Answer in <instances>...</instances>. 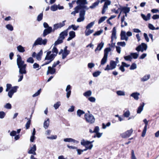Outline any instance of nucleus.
Returning a JSON list of instances; mask_svg holds the SVG:
<instances>
[{
	"instance_id": "1",
	"label": "nucleus",
	"mask_w": 159,
	"mask_h": 159,
	"mask_svg": "<svg viewBox=\"0 0 159 159\" xmlns=\"http://www.w3.org/2000/svg\"><path fill=\"white\" fill-rule=\"evenodd\" d=\"M17 64L18 67L19 68V73L21 75H19L18 76L19 78L18 80V82H19L21 81L23 77V74H25L26 73V64H25L24 61H22L21 56L19 55H17Z\"/></svg>"
},
{
	"instance_id": "2",
	"label": "nucleus",
	"mask_w": 159,
	"mask_h": 159,
	"mask_svg": "<svg viewBox=\"0 0 159 159\" xmlns=\"http://www.w3.org/2000/svg\"><path fill=\"white\" fill-rule=\"evenodd\" d=\"M79 6L80 7L81 10L79 13L80 17L77 20V21L79 22L83 21L84 20V16L85 14V11L84 9L88 10L89 8V7H88L87 6L83 4L82 5H80Z\"/></svg>"
},
{
	"instance_id": "3",
	"label": "nucleus",
	"mask_w": 159,
	"mask_h": 159,
	"mask_svg": "<svg viewBox=\"0 0 159 159\" xmlns=\"http://www.w3.org/2000/svg\"><path fill=\"white\" fill-rule=\"evenodd\" d=\"M55 57V55L51 54V51H49L47 52L44 58V61L47 60V61L42 65V66L50 63L54 60Z\"/></svg>"
},
{
	"instance_id": "4",
	"label": "nucleus",
	"mask_w": 159,
	"mask_h": 159,
	"mask_svg": "<svg viewBox=\"0 0 159 159\" xmlns=\"http://www.w3.org/2000/svg\"><path fill=\"white\" fill-rule=\"evenodd\" d=\"M48 40L45 39H43L42 38L39 37L35 40L33 45V47L37 45H45L47 43Z\"/></svg>"
},
{
	"instance_id": "5",
	"label": "nucleus",
	"mask_w": 159,
	"mask_h": 159,
	"mask_svg": "<svg viewBox=\"0 0 159 159\" xmlns=\"http://www.w3.org/2000/svg\"><path fill=\"white\" fill-rule=\"evenodd\" d=\"M93 141L90 142L83 139L81 140L80 143L82 145L85 147L86 149H91L93 147V145L92 143Z\"/></svg>"
},
{
	"instance_id": "6",
	"label": "nucleus",
	"mask_w": 159,
	"mask_h": 159,
	"mask_svg": "<svg viewBox=\"0 0 159 159\" xmlns=\"http://www.w3.org/2000/svg\"><path fill=\"white\" fill-rule=\"evenodd\" d=\"M84 117L86 122L92 124L95 121V118L91 114H86L84 115Z\"/></svg>"
},
{
	"instance_id": "7",
	"label": "nucleus",
	"mask_w": 159,
	"mask_h": 159,
	"mask_svg": "<svg viewBox=\"0 0 159 159\" xmlns=\"http://www.w3.org/2000/svg\"><path fill=\"white\" fill-rule=\"evenodd\" d=\"M126 35L127 36H126V35L125 32L122 31L120 33L121 39L122 40H125L126 41H127L128 39V37L131 36L132 35V33L130 31H128L126 33Z\"/></svg>"
},
{
	"instance_id": "8",
	"label": "nucleus",
	"mask_w": 159,
	"mask_h": 159,
	"mask_svg": "<svg viewBox=\"0 0 159 159\" xmlns=\"http://www.w3.org/2000/svg\"><path fill=\"white\" fill-rule=\"evenodd\" d=\"M109 52V47L105 49L104 51V55L101 62V65H104L107 62L108 54Z\"/></svg>"
},
{
	"instance_id": "9",
	"label": "nucleus",
	"mask_w": 159,
	"mask_h": 159,
	"mask_svg": "<svg viewBox=\"0 0 159 159\" xmlns=\"http://www.w3.org/2000/svg\"><path fill=\"white\" fill-rule=\"evenodd\" d=\"M116 27H114L112 30L111 37V46L112 47L115 46L116 43Z\"/></svg>"
},
{
	"instance_id": "10",
	"label": "nucleus",
	"mask_w": 159,
	"mask_h": 159,
	"mask_svg": "<svg viewBox=\"0 0 159 159\" xmlns=\"http://www.w3.org/2000/svg\"><path fill=\"white\" fill-rule=\"evenodd\" d=\"M147 48V45L144 43H142L141 45L136 48V50L138 52L141 51L143 52L144 51L146 50Z\"/></svg>"
},
{
	"instance_id": "11",
	"label": "nucleus",
	"mask_w": 159,
	"mask_h": 159,
	"mask_svg": "<svg viewBox=\"0 0 159 159\" xmlns=\"http://www.w3.org/2000/svg\"><path fill=\"white\" fill-rule=\"evenodd\" d=\"M66 20L63 21L62 22L57 23L54 25L53 28V32H54L56 30L59 28H61L65 25V22Z\"/></svg>"
},
{
	"instance_id": "12",
	"label": "nucleus",
	"mask_w": 159,
	"mask_h": 159,
	"mask_svg": "<svg viewBox=\"0 0 159 159\" xmlns=\"http://www.w3.org/2000/svg\"><path fill=\"white\" fill-rule=\"evenodd\" d=\"M18 88L17 86H15L12 87L11 89L8 91V95L10 98H11L14 93L16 92L17 89Z\"/></svg>"
},
{
	"instance_id": "13",
	"label": "nucleus",
	"mask_w": 159,
	"mask_h": 159,
	"mask_svg": "<svg viewBox=\"0 0 159 159\" xmlns=\"http://www.w3.org/2000/svg\"><path fill=\"white\" fill-rule=\"evenodd\" d=\"M133 132V129H131L124 133L121 134H120V136L124 138H126L129 137L130 136Z\"/></svg>"
},
{
	"instance_id": "14",
	"label": "nucleus",
	"mask_w": 159,
	"mask_h": 159,
	"mask_svg": "<svg viewBox=\"0 0 159 159\" xmlns=\"http://www.w3.org/2000/svg\"><path fill=\"white\" fill-rule=\"evenodd\" d=\"M52 32H53V29H52V27H49L48 28L44 30L43 36V37H45L47 35L51 33Z\"/></svg>"
},
{
	"instance_id": "15",
	"label": "nucleus",
	"mask_w": 159,
	"mask_h": 159,
	"mask_svg": "<svg viewBox=\"0 0 159 159\" xmlns=\"http://www.w3.org/2000/svg\"><path fill=\"white\" fill-rule=\"evenodd\" d=\"M67 48L68 47L66 46L64 48V51L62 54V59H63L66 58V56L69 55L70 52V50H67Z\"/></svg>"
},
{
	"instance_id": "16",
	"label": "nucleus",
	"mask_w": 159,
	"mask_h": 159,
	"mask_svg": "<svg viewBox=\"0 0 159 159\" xmlns=\"http://www.w3.org/2000/svg\"><path fill=\"white\" fill-rule=\"evenodd\" d=\"M143 121L145 123V125L142 132V137H144L145 135L146 132L147 131V125L148 123V121L146 119H144V120H143Z\"/></svg>"
},
{
	"instance_id": "17",
	"label": "nucleus",
	"mask_w": 159,
	"mask_h": 159,
	"mask_svg": "<svg viewBox=\"0 0 159 159\" xmlns=\"http://www.w3.org/2000/svg\"><path fill=\"white\" fill-rule=\"evenodd\" d=\"M68 30L67 29L66 30H65L63 31H62L59 34V36L60 39H64L66 36L68 35Z\"/></svg>"
},
{
	"instance_id": "18",
	"label": "nucleus",
	"mask_w": 159,
	"mask_h": 159,
	"mask_svg": "<svg viewBox=\"0 0 159 159\" xmlns=\"http://www.w3.org/2000/svg\"><path fill=\"white\" fill-rule=\"evenodd\" d=\"M71 87L70 85H68L66 88V96L67 98H69L71 94Z\"/></svg>"
},
{
	"instance_id": "19",
	"label": "nucleus",
	"mask_w": 159,
	"mask_h": 159,
	"mask_svg": "<svg viewBox=\"0 0 159 159\" xmlns=\"http://www.w3.org/2000/svg\"><path fill=\"white\" fill-rule=\"evenodd\" d=\"M64 141L65 142H73L75 144H78L79 142V141L71 138L64 139Z\"/></svg>"
},
{
	"instance_id": "20",
	"label": "nucleus",
	"mask_w": 159,
	"mask_h": 159,
	"mask_svg": "<svg viewBox=\"0 0 159 159\" xmlns=\"http://www.w3.org/2000/svg\"><path fill=\"white\" fill-rule=\"evenodd\" d=\"M109 5V1H107L105 2L102 11V13L104 14L105 12V9L107 8L108 5Z\"/></svg>"
},
{
	"instance_id": "21",
	"label": "nucleus",
	"mask_w": 159,
	"mask_h": 159,
	"mask_svg": "<svg viewBox=\"0 0 159 159\" xmlns=\"http://www.w3.org/2000/svg\"><path fill=\"white\" fill-rule=\"evenodd\" d=\"M141 16L143 19L145 21H147L149 20L151 17V14L150 13H148L147 16H145L143 14H141Z\"/></svg>"
},
{
	"instance_id": "22",
	"label": "nucleus",
	"mask_w": 159,
	"mask_h": 159,
	"mask_svg": "<svg viewBox=\"0 0 159 159\" xmlns=\"http://www.w3.org/2000/svg\"><path fill=\"white\" fill-rule=\"evenodd\" d=\"M104 45V43L102 42H101V43H99L98 44L97 48L95 49V51L96 52L97 51H100L103 48Z\"/></svg>"
},
{
	"instance_id": "23",
	"label": "nucleus",
	"mask_w": 159,
	"mask_h": 159,
	"mask_svg": "<svg viewBox=\"0 0 159 159\" xmlns=\"http://www.w3.org/2000/svg\"><path fill=\"white\" fill-rule=\"evenodd\" d=\"M139 93L138 92H134L132 93L130 95V96L133 97L135 100H138L139 99Z\"/></svg>"
},
{
	"instance_id": "24",
	"label": "nucleus",
	"mask_w": 159,
	"mask_h": 159,
	"mask_svg": "<svg viewBox=\"0 0 159 159\" xmlns=\"http://www.w3.org/2000/svg\"><path fill=\"white\" fill-rule=\"evenodd\" d=\"M76 3L78 5H85L88 4L87 0H77Z\"/></svg>"
},
{
	"instance_id": "25",
	"label": "nucleus",
	"mask_w": 159,
	"mask_h": 159,
	"mask_svg": "<svg viewBox=\"0 0 159 159\" xmlns=\"http://www.w3.org/2000/svg\"><path fill=\"white\" fill-rule=\"evenodd\" d=\"M120 10L121 11H123L124 13H128L130 10V8L129 7H124L120 8Z\"/></svg>"
},
{
	"instance_id": "26",
	"label": "nucleus",
	"mask_w": 159,
	"mask_h": 159,
	"mask_svg": "<svg viewBox=\"0 0 159 159\" xmlns=\"http://www.w3.org/2000/svg\"><path fill=\"white\" fill-rule=\"evenodd\" d=\"M144 105V103H143L142 104H140L139 106L138 107L137 110V113L138 114H140L141 113L143 109V108Z\"/></svg>"
},
{
	"instance_id": "27",
	"label": "nucleus",
	"mask_w": 159,
	"mask_h": 159,
	"mask_svg": "<svg viewBox=\"0 0 159 159\" xmlns=\"http://www.w3.org/2000/svg\"><path fill=\"white\" fill-rule=\"evenodd\" d=\"M150 75H146L141 78V81L142 82H145L147 81L150 78Z\"/></svg>"
},
{
	"instance_id": "28",
	"label": "nucleus",
	"mask_w": 159,
	"mask_h": 159,
	"mask_svg": "<svg viewBox=\"0 0 159 159\" xmlns=\"http://www.w3.org/2000/svg\"><path fill=\"white\" fill-rule=\"evenodd\" d=\"M49 125V119L48 118L46 120H45L43 123V127L45 129H47Z\"/></svg>"
},
{
	"instance_id": "29",
	"label": "nucleus",
	"mask_w": 159,
	"mask_h": 159,
	"mask_svg": "<svg viewBox=\"0 0 159 159\" xmlns=\"http://www.w3.org/2000/svg\"><path fill=\"white\" fill-rule=\"evenodd\" d=\"M43 54V51L42 50H40V51L36 55V58L37 59L38 61H40L41 59V56Z\"/></svg>"
},
{
	"instance_id": "30",
	"label": "nucleus",
	"mask_w": 159,
	"mask_h": 159,
	"mask_svg": "<svg viewBox=\"0 0 159 159\" xmlns=\"http://www.w3.org/2000/svg\"><path fill=\"white\" fill-rule=\"evenodd\" d=\"M125 20V16H124L123 17H122L121 18V27H124L125 26H126L127 25V23L124 21Z\"/></svg>"
},
{
	"instance_id": "31",
	"label": "nucleus",
	"mask_w": 159,
	"mask_h": 159,
	"mask_svg": "<svg viewBox=\"0 0 159 159\" xmlns=\"http://www.w3.org/2000/svg\"><path fill=\"white\" fill-rule=\"evenodd\" d=\"M88 29V30H86L85 31V34L86 36H89L90 34L94 32V30H93Z\"/></svg>"
},
{
	"instance_id": "32",
	"label": "nucleus",
	"mask_w": 159,
	"mask_h": 159,
	"mask_svg": "<svg viewBox=\"0 0 159 159\" xmlns=\"http://www.w3.org/2000/svg\"><path fill=\"white\" fill-rule=\"evenodd\" d=\"M17 48L18 51L20 52H23L25 51L24 48L20 45L17 46Z\"/></svg>"
},
{
	"instance_id": "33",
	"label": "nucleus",
	"mask_w": 159,
	"mask_h": 159,
	"mask_svg": "<svg viewBox=\"0 0 159 159\" xmlns=\"http://www.w3.org/2000/svg\"><path fill=\"white\" fill-rule=\"evenodd\" d=\"M79 27V26H76L75 25H71L69 26L68 28L67 29L68 30L70 29L71 28H72L73 30H76Z\"/></svg>"
},
{
	"instance_id": "34",
	"label": "nucleus",
	"mask_w": 159,
	"mask_h": 159,
	"mask_svg": "<svg viewBox=\"0 0 159 159\" xmlns=\"http://www.w3.org/2000/svg\"><path fill=\"white\" fill-rule=\"evenodd\" d=\"M48 69L49 70L50 73L51 74H54L56 72V69L54 68L52 66V67L48 66Z\"/></svg>"
},
{
	"instance_id": "35",
	"label": "nucleus",
	"mask_w": 159,
	"mask_h": 159,
	"mask_svg": "<svg viewBox=\"0 0 159 159\" xmlns=\"http://www.w3.org/2000/svg\"><path fill=\"white\" fill-rule=\"evenodd\" d=\"M116 66V64L114 61H111L110 63V69H114Z\"/></svg>"
},
{
	"instance_id": "36",
	"label": "nucleus",
	"mask_w": 159,
	"mask_h": 159,
	"mask_svg": "<svg viewBox=\"0 0 159 159\" xmlns=\"http://www.w3.org/2000/svg\"><path fill=\"white\" fill-rule=\"evenodd\" d=\"M63 40L62 39H60V37H58V39L55 42L54 45L56 46L62 43L63 42Z\"/></svg>"
},
{
	"instance_id": "37",
	"label": "nucleus",
	"mask_w": 159,
	"mask_h": 159,
	"mask_svg": "<svg viewBox=\"0 0 159 159\" xmlns=\"http://www.w3.org/2000/svg\"><path fill=\"white\" fill-rule=\"evenodd\" d=\"M25 119H27L28 120L25 125L26 129H28L30 127V125L31 123V120L30 119H29V118H27V117H26Z\"/></svg>"
},
{
	"instance_id": "38",
	"label": "nucleus",
	"mask_w": 159,
	"mask_h": 159,
	"mask_svg": "<svg viewBox=\"0 0 159 159\" xmlns=\"http://www.w3.org/2000/svg\"><path fill=\"white\" fill-rule=\"evenodd\" d=\"M99 2V1L98 0L97 2L93 3L91 6H90L89 7V8L91 9H93L94 8L98 5Z\"/></svg>"
},
{
	"instance_id": "39",
	"label": "nucleus",
	"mask_w": 159,
	"mask_h": 159,
	"mask_svg": "<svg viewBox=\"0 0 159 159\" xmlns=\"http://www.w3.org/2000/svg\"><path fill=\"white\" fill-rule=\"evenodd\" d=\"M52 52L53 53L52 54L53 55H55V57H56L58 52L57 48L56 47H54L52 50Z\"/></svg>"
},
{
	"instance_id": "40",
	"label": "nucleus",
	"mask_w": 159,
	"mask_h": 159,
	"mask_svg": "<svg viewBox=\"0 0 159 159\" xmlns=\"http://www.w3.org/2000/svg\"><path fill=\"white\" fill-rule=\"evenodd\" d=\"M116 93L118 96H121L125 95V93L123 91L118 90L116 91Z\"/></svg>"
},
{
	"instance_id": "41",
	"label": "nucleus",
	"mask_w": 159,
	"mask_h": 159,
	"mask_svg": "<svg viewBox=\"0 0 159 159\" xmlns=\"http://www.w3.org/2000/svg\"><path fill=\"white\" fill-rule=\"evenodd\" d=\"M92 92L90 90H89L86 92L83 93V95L86 97H89L91 95Z\"/></svg>"
},
{
	"instance_id": "42",
	"label": "nucleus",
	"mask_w": 159,
	"mask_h": 159,
	"mask_svg": "<svg viewBox=\"0 0 159 159\" xmlns=\"http://www.w3.org/2000/svg\"><path fill=\"white\" fill-rule=\"evenodd\" d=\"M57 6L54 4L50 7V10L52 11H55L57 10Z\"/></svg>"
},
{
	"instance_id": "43",
	"label": "nucleus",
	"mask_w": 159,
	"mask_h": 159,
	"mask_svg": "<svg viewBox=\"0 0 159 159\" xmlns=\"http://www.w3.org/2000/svg\"><path fill=\"white\" fill-rule=\"evenodd\" d=\"M6 27L7 29L11 31H12L13 30V27L11 24H8L7 25Z\"/></svg>"
},
{
	"instance_id": "44",
	"label": "nucleus",
	"mask_w": 159,
	"mask_h": 159,
	"mask_svg": "<svg viewBox=\"0 0 159 159\" xmlns=\"http://www.w3.org/2000/svg\"><path fill=\"white\" fill-rule=\"evenodd\" d=\"M77 115L79 116L80 117L82 115H83V114H84L85 112L81 110L80 109H79L77 110Z\"/></svg>"
},
{
	"instance_id": "45",
	"label": "nucleus",
	"mask_w": 159,
	"mask_h": 159,
	"mask_svg": "<svg viewBox=\"0 0 159 159\" xmlns=\"http://www.w3.org/2000/svg\"><path fill=\"white\" fill-rule=\"evenodd\" d=\"M130 54L131 57L134 59H137L139 56V54L136 53H131Z\"/></svg>"
},
{
	"instance_id": "46",
	"label": "nucleus",
	"mask_w": 159,
	"mask_h": 159,
	"mask_svg": "<svg viewBox=\"0 0 159 159\" xmlns=\"http://www.w3.org/2000/svg\"><path fill=\"white\" fill-rule=\"evenodd\" d=\"M43 17V13L42 12L40 13L37 16V20L38 21H40L42 20Z\"/></svg>"
},
{
	"instance_id": "47",
	"label": "nucleus",
	"mask_w": 159,
	"mask_h": 159,
	"mask_svg": "<svg viewBox=\"0 0 159 159\" xmlns=\"http://www.w3.org/2000/svg\"><path fill=\"white\" fill-rule=\"evenodd\" d=\"M94 24V21L92 22L87 25L86 27L87 30L92 27Z\"/></svg>"
},
{
	"instance_id": "48",
	"label": "nucleus",
	"mask_w": 159,
	"mask_h": 159,
	"mask_svg": "<svg viewBox=\"0 0 159 159\" xmlns=\"http://www.w3.org/2000/svg\"><path fill=\"white\" fill-rule=\"evenodd\" d=\"M123 116L126 117H128L130 115V113L129 110H127L126 111H124Z\"/></svg>"
},
{
	"instance_id": "49",
	"label": "nucleus",
	"mask_w": 159,
	"mask_h": 159,
	"mask_svg": "<svg viewBox=\"0 0 159 159\" xmlns=\"http://www.w3.org/2000/svg\"><path fill=\"white\" fill-rule=\"evenodd\" d=\"M126 61H131L132 59V57H131V55H128L127 56H125L124 57Z\"/></svg>"
},
{
	"instance_id": "50",
	"label": "nucleus",
	"mask_w": 159,
	"mask_h": 159,
	"mask_svg": "<svg viewBox=\"0 0 159 159\" xmlns=\"http://www.w3.org/2000/svg\"><path fill=\"white\" fill-rule=\"evenodd\" d=\"M69 36L71 37V38H74L75 36V32L73 31H70L69 33Z\"/></svg>"
},
{
	"instance_id": "51",
	"label": "nucleus",
	"mask_w": 159,
	"mask_h": 159,
	"mask_svg": "<svg viewBox=\"0 0 159 159\" xmlns=\"http://www.w3.org/2000/svg\"><path fill=\"white\" fill-rule=\"evenodd\" d=\"M61 105V102H58L57 103L54 105L53 107L55 109L58 108Z\"/></svg>"
},
{
	"instance_id": "52",
	"label": "nucleus",
	"mask_w": 159,
	"mask_h": 159,
	"mask_svg": "<svg viewBox=\"0 0 159 159\" xmlns=\"http://www.w3.org/2000/svg\"><path fill=\"white\" fill-rule=\"evenodd\" d=\"M106 18H107V17L106 16H103L101 17L98 20V24H100L103 22L105 20Z\"/></svg>"
},
{
	"instance_id": "53",
	"label": "nucleus",
	"mask_w": 159,
	"mask_h": 159,
	"mask_svg": "<svg viewBox=\"0 0 159 159\" xmlns=\"http://www.w3.org/2000/svg\"><path fill=\"white\" fill-rule=\"evenodd\" d=\"M33 68L34 69H36L38 68V69L37 70H39L41 68V67H40V66L39 64H37L36 63H35L33 65Z\"/></svg>"
},
{
	"instance_id": "54",
	"label": "nucleus",
	"mask_w": 159,
	"mask_h": 159,
	"mask_svg": "<svg viewBox=\"0 0 159 159\" xmlns=\"http://www.w3.org/2000/svg\"><path fill=\"white\" fill-rule=\"evenodd\" d=\"M4 107L7 109H11V105L10 103H7L4 106Z\"/></svg>"
},
{
	"instance_id": "55",
	"label": "nucleus",
	"mask_w": 159,
	"mask_h": 159,
	"mask_svg": "<svg viewBox=\"0 0 159 159\" xmlns=\"http://www.w3.org/2000/svg\"><path fill=\"white\" fill-rule=\"evenodd\" d=\"M101 72L99 71H98L94 72L93 74V76L94 77H97L99 76L101 74Z\"/></svg>"
},
{
	"instance_id": "56",
	"label": "nucleus",
	"mask_w": 159,
	"mask_h": 159,
	"mask_svg": "<svg viewBox=\"0 0 159 159\" xmlns=\"http://www.w3.org/2000/svg\"><path fill=\"white\" fill-rule=\"evenodd\" d=\"M137 68V65L135 63H133L130 67V69L131 70H134Z\"/></svg>"
},
{
	"instance_id": "57",
	"label": "nucleus",
	"mask_w": 159,
	"mask_h": 159,
	"mask_svg": "<svg viewBox=\"0 0 159 159\" xmlns=\"http://www.w3.org/2000/svg\"><path fill=\"white\" fill-rule=\"evenodd\" d=\"M6 87L7 88L6 89V92H8L10 90L11 88V84H7L6 85Z\"/></svg>"
},
{
	"instance_id": "58",
	"label": "nucleus",
	"mask_w": 159,
	"mask_h": 159,
	"mask_svg": "<svg viewBox=\"0 0 159 159\" xmlns=\"http://www.w3.org/2000/svg\"><path fill=\"white\" fill-rule=\"evenodd\" d=\"M81 9L79 5H78L76 6L74 8V11L76 13H78L79 12V10Z\"/></svg>"
},
{
	"instance_id": "59",
	"label": "nucleus",
	"mask_w": 159,
	"mask_h": 159,
	"mask_svg": "<svg viewBox=\"0 0 159 159\" xmlns=\"http://www.w3.org/2000/svg\"><path fill=\"white\" fill-rule=\"evenodd\" d=\"M5 115L6 113L5 112L3 111H0V118H3L5 117Z\"/></svg>"
},
{
	"instance_id": "60",
	"label": "nucleus",
	"mask_w": 159,
	"mask_h": 159,
	"mask_svg": "<svg viewBox=\"0 0 159 159\" xmlns=\"http://www.w3.org/2000/svg\"><path fill=\"white\" fill-rule=\"evenodd\" d=\"M27 62L28 63H33L34 62V60L32 57H30L27 59Z\"/></svg>"
},
{
	"instance_id": "61",
	"label": "nucleus",
	"mask_w": 159,
	"mask_h": 159,
	"mask_svg": "<svg viewBox=\"0 0 159 159\" xmlns=\"http://www.w3.org/2000/svg\"><path fill=\"white\" fill-rule=\"evenodd\" d=\"M103 31L102 30L98 31L94 33L93 34V35L94 36L99 35Z\"/></svg>"
},
{
	"instance_id": "62",
	"label": "nucleus",
	"mask_w": 159,
	"mask_h": 159,
	"mask_svg": "<svg viewBox=\"0 0 159 159\" xmlns=\"http://www.w3.org/2000/svg\"><path fill=\"white\" fill-rule=\"evenodd\" d=\"M117 44L118 45H120L122 47H124L126 45V43L125 42H118L117 43Z\"/></svg>"
},
{
	"instance_id": "63",
	"label": "nucleus",
	"mask_w": 159,
	"mask_h": 159,
	"mask_svg": "<svg viewBox=\"0 0 159 159\" xmlns=\"http://www.w3.org/2000/svg\"><path fill=\"white\" fill-rule=\"evenodd\" d=\"M41 91V89H40L39 90H38L37 92H36L33 95V97H34L39 95L40 94Z\"/></svg>"
},
{
	"instance_id": "64",
	"label": "nucleus",
	"mask_w": 159,
	"mask_h": 159,
	"mask_svg": "<svg viewBox=\"0 0 159 159\" xmlns=\"http://www.w3.org/2000/svg\"><path fill=\"white\" fill-rule=\"evenodd\" d=\"M95 65L93 63H90L88 64V66L89 68H92Z\"/></svg>"
}]
</instances>
